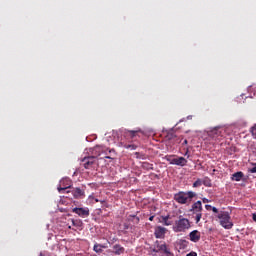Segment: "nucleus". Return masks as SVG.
Segmentation results:
<instances>
[{
    "label": "nucleus",
    "mask_w": 256,
    "mask_h": 256,
    "mask_svg": "<svg viewBox=\"0 0 256 256\" xmlns=\"http://www.w3.org/2000/svg\"><path fill=\"white\" fill-rule=\"evenodd\" d=\"M101 203H105V201H101Z\"/></svg>",
    "instance_id": "49530a36"
},
{
    "label": "nucleus",
    "mask_w": 256,
    "mask_h": 256,
    "mask_svg": "<svg viewBox=\"0 0 256 256\" xmlns=\"http://www.w3.org/2000/svg\"><path fill=\"white\" fill-rule=\"evenodd\" d=\"M188 141L187 140H184L183 141V145H187Z\"/></svg>",
    "instance_id": "a19ab883"
},
{
    "label": "nucleus",
    "mask_w": 256,
    "mask_h": 256,
    "mask_svg": "<svg viewBox=\"0 0 256 256\" xmlns=\"http://www.w3.org/2000/svg\"><path fill=\"white\" fill-rule=\"evenodd\" d=\"M201 185H203V181L201 179H197L194 183H193V187H201Z\"/></svg>",
    "instance_id": "412c9836"
},
{
    "label": "nucleus",
    "mask_w": 256,
    "mask_h": 256,
    "mask_svg": "<svg viewBox=\"0 0 256 256\" xmlns=\"http://www.w3.org/2000/svg\"><path fill=\"white\" fill-rule=\"evenodd\" d=\"M161 251H163L165 256H173V253H171L165 244L161 246Z\"/></svg>",
    "instance_id": "a211bd4d"
},
{
    "label": "nucleus",
    "mask_w": 256,
    "mask_h": 256,
    "mask_svg": "<svg viewBox=\"0 0 256 256\" xmlns=\"http://www.w3.org/2000/svg\"><path fill=\"white\" fill-rule=\"evenodd\" d=\"M72 195L74 199H83L85 198V190H81V188H74L72 190Z\"/></svg>",
    "instance_id": "1a4fd4ad"
},
{
    "label": "nucleus",
    "mask_w": 256,
    "mask_h": 256,
    "mask_svg": "<svg viewBox=\"0 0 256 256\" xmlns=\"http://www.w3.org/2000/svg\"><path fill=\"white\" fill-rule=\"evenodd\" d=\"M249 173H256V163H252V168L248 169Z\"/></svg>",
    "instance_id": "a878e982"
},
{
    "label": "nucleus",
    "mask_w": 256,
    "mask_h": 256,
    "mask_svg": "<svg viewBox=\"0 0 256 256\" xmlns=\"http://www.w3.org/2000/svg\"><path fill=\"white\" fill-rule=\"evenodd\" d=\"M153 219H155V216H150L149 217V221H153Z\"/></svg>",
    "instance_id": "58836bf2"
},
{
    "label": "nucleus",
    "mask_w": 256,
    "mask_h": 256,
    "mask_svg": "<svg viewBox=\"0 0 256 256\" xmlns=\"http://www.w3.org/2000/svg\"><path fill=\"white\" fill-rule=\"evenodd\" d=\"M112 249L114 250V255H123L125 253V247L120 244H115Z\"/></svg>",
    "instance_id": "f8f14e48"
},
{
    "label": "nucleus",
    "mask_w": 256,
    "mask_h": 256,
    "mask_svg": "<svg viewBox=\"0 0 256 256\" xmlns=\"http://www.w3.org/2000/svg\"><path fill=\"white\" fill-rule=\"evenodd\" d=\"M188 244L189 242L187 240H180V245H182V247H187Z\"/></svg>",
    "instance_id": "c756f323"
},
{
    "label": "nucleus",
    "mask_w": 256,
    "mask_h": 256,
    "mask_svg": "<svg viewBox=\"0 0 256 256\" xmlns=\"http://www.w3.org/2000/svg\"><path fill=\"white\" fill-rule=\"evenodd\" d=\"M105 159H113L111 156H106Z\"/></svg>",
    "instance_id": "79ce46f5"
},
{
    "label": "nucleus",
    "mask_w": 256,
    "mask_h": 256,
    "mask_svg": "<svg viewBox=\"0 0 256 256\" xmlns=\"http://www.w3.org/2000/svg\"><path fill=\"white\" fill-rule=\"evenodd\" d=\"M243 177H245V174H243V172H236L232 175L231 179L232 181H241V179H243Z\"/></svg>",
    "instance_id": "dca6fc26"
},
{
    "label": "nucleus",
    "mask_w": 256,
    "mask_h": 256,
    "mask_svg": "<svg viewBox=\"0 0 256 256\" xmlns=\"http://www.w3.org/2000/svg\"><path fill=\"white\" fill-rule=\"evenodd\" d=\"M186 256H197V252H190Z\"/></svg>",
    "instance_id": "72a5a7b5"
},
{
    "label": "nucleus",
    "mask_w": 256,
    "mask_h": 256,
    "mask_svg": "<svg viewBox=\"0 0 256 256\" xmlns=\"http://www.w3.org/2000/svg\"><path fill=\"white\" fill-rule=\"evenodd\" d=\"M156 247L153 249V253H159L161 251V246H159V241H156Z\"/></svg>",
    "instance_id": "5701e85b"
},
{
    "label": "nucleus",
    "mask_w": 256,
    "mask_h": 256,
    "mask_svg": "<svg viewBox=\"0 0 256 256\" xmlns=\"http://www.w3.org/2000/svg\"><path fill=\"white\" fill-rule=\"evenodd\" d=\"M173 165H178L179 167H185V165H187V159H185L184 157H178V158H174V160H172Z\"/></svg>",
    "instance_id": "9d476101"
},
{
    "label": "nucleus",
    "mask_w": 256,
    "mask_h": 256,
    "mask_svg": "<svg viewBox=\"0 0 256 256\" xmlns=\"http://www.w3.org/2000/svg\"><path fill=\"white\" fill-rule=\"evenodd\" d=\"M124 147L125 149H131V151H135L137 149V146L131 144L125 145Z\"/></svg>",
    "instance_id": "b1692460"
},
{
    "label": "nucleus",
    "mask_w": 256,
    "mask_h": 256,
    "mask_svg": "<svg viewBox=\"0 0 256 256\" xmlns=\"http://www.w3.org/2000/svg\"><path fill=\"white\" fill-rule=\"evenodd\" d=\"M103 249H107V245L95 243L93 246V251L95 253H103Z\"/></svg>",
    "instance_id": "ddd939ff"
},
{
    "label": "nucleus",
    "mask_w": 256,
    "mask_h": 256,
    "mask_svg": "<svg viewBox=\"0 0 256 256\" xmlns=\"http://www.w3.org/2000/svg\"><path fill=\"white\" fill-rule=\"evenodd\" d=\"M125 229H129V226L125 225Z\"/></svg>",
    "instance_id": "c03bdc74"
},
{
    "label": "nucleus",
    "mask_w": 256,
    "mask_h": 256,
    "mask_svg": "<svg viewBox=\"0 0 256 256\" xmlns=\"http://www.w3.org/2000/svg\"><path fill=\"white\" fill-rule=\"evenodd\" d=\"M196 214V223H199V221H201V217H203V214L200 212V213H195Z\"/></svg>",
    "instance_id": "bb28decb"
},
{
    "label": "nucleus",
    "mask_w": 256,
    "mask_h": 256,
    "mask_svg": "<svg viewBox=\"0 0 256 256\" xmlns=\"http://www.w3.org/2000/svg\"><path fill=\"white\" fill-rule=\"evenodd\" d=\"M72 213H75L79 217H89V208H73Z\"/></svg>",
    "instance_id": "423d86ee"
},
{
    "label": "nucleus",
    "mask_w": 256,
    "mask_h": 256,
    "mask_svg": "<svg viewBox=\"0 0 256 256\" xmlns=\"http://www.w3.org/2000/svg\"><path fill=\"white\" fill-rule=\"evenodd\" d=\"M203 185H205V187H211V181H204Z\"/></svg>",
    "instance_id": "2f4dec72"
},
{
    "label": "nucleus",
    "mask_w": 256,
    "mask_h": 256,
    "mask_svg": "<svg viewBox=\"0 0 256 256\" xmlns=\"http://www.w3.org/2000/svg\"><path fill=\"white\" fill-rule=\"evenodd\" d=\"M128 221H131L134 225H139L140 219L136 215H130L128 216Z\"/></svg>",
    "instance_id": "f3484780"
},
{
    "label": "nucleus",
    "mask_w": 256,
    "mask_h": 256,
    "mask_svg": "<svg viewBox=\"0 0 256 256\" xmlns=\"http://www.w3.org/2000/svg\"><path fill=\"white\" fill-rule=\"evenodd\" d=\"M205 209H206L207 211H212L213 206H211V205H209V204H206V205H205Z\"/></svg>",
    "instance_id": "7c9ffc66"
},
{
    "label": "nucleus",
    "mask_w": 256,
    "mask_h": 256,
    "mask_svg": "<svg viewBox=\"0 0 256 256\" xmlns=\"http://www.w3.org/2000/svg\"><path fill=\"white\" fill-rule=\"evenodd\" d=\"M166 232H167L166 228H161V235H165Z\"/></svg>",
    "instance_id": "f704fd0d"
},
{
    "label": "nucleus",
    "mask_w": 256,
    "mask_h": 256,
    "mask_svg": "<svg viewBox=\"0 0 256 256\" xmlns=\"http://www.w3.org/2000/svg\"><path fill=\"white\" fill-rule=\"evenodd\" d=\"M212 211L213 213H217V215H219V209H217L216 207H212Z\"/></svg>",
    "instance_id": "473e14b6"
},
{
    "label": "nucleus",
    "mask_w": 256,
    "mask_h": 256,
    "mask_svg": "<svg viewBox=\"0 0 256 256\" xmlns=\"http://www.w3.org/2000/svg\"><path fill=\"white\" fill-rule=\"evenodd\" d=\"M141 131L140 130H130V131H128V133H129V135H130V137H136L137 136V133H140Z\"/></svg>",
    "instance_id": "aec40b11"
},
{
    "label": "nucleus",
    "mask_w": 256,
    "mask_h": 256,
    "mask_svg": "<svg viewBox=\"0 0 256 256\" xmlns=\"http://www.w3.org/2000/svg\"><path fill=\"white\" fill-rule=\"evenodd\" d=\"M70 185L69 186H65V187H58V191L59 193H63V191H65L66 189H69Z\"/></svg>",
    "instance_id": "c85d7f7f"
},
{
    "label": "nucleus",
    "mask_w": 256,
    "mask_h": 256,
    "mask_svg": "<svg viewBox=\"0 0 256 256\" xmlns=\"http://www.w3.org/2000/svg\"><path fill=\"white\" fill-rule=\"evenodd\" d=\"M161 223L169 227V225H173V218L171 216L162 217Z\"/></svg>",
    "instance_id": "2eb2a0df"
},
{
    "label": "nucleus",
    "mask_w": 256,
    "mask_h": 256,
    "mask_svg": "<svg viewBox=\"0 0 256 256\" xmlns=\"http://www.w3.org/2000/svg\"><path fill=\"white\" fill-rule=\"evenodd\" d=\"M188 153H189V150L186 151L185 155H188Z\"/></svg>",
    "instance_id": "a18cd8bd"
},
{
    "label": "nucleus",
    "mask_w": 256,
    "mask_h": 256,
    "mask_svg": "<svg viewBox=\"0 0 256 256\" xmlns=\"http://www.w3.org/2000/svg\"><path fill=\"white\" fill-rule=\"evenodd\" d=\"M163 135L165 136V141H173L175 139V133L173 131L165 132L162 131Z\"/></svg>",
    "instance_id": "4468645a"
},
{
    "label": "nucleus",
    "mask_w": 256,
    "mask_h": 256,
    "mask_svg": "<svg viewBox=\"0 0 256 256\" xmlns=\"http://www.w3.org/2000/svg\"><path fill=\"white\" fill-rule=\"evenodd\" d=\"M252 219L253 221H256V213L253 214Z\"/></svg>",
    "instance_id": "4c0bfd02"
},
{
    "label": "nucleus",
    "mask_w": 256,
    "mask_h": 256,
    "mask_svg": "<svg viewBox=\"0 0 256 256\" xmlns=\"http://www.w3.org/2000/svg\"><path fill=\"white\" fill-rule=\"evenodd\" d=\"M189 238L192 243H199V241H201V232L198 230H193L189 233Z\"/></svg>",
    "instance_id": "6e6552de"
},
{
    "label": "nucleus",
    "mask_w": 256,
    "mask_h": 256,
    "mask_svg": "<svg viewBox=\"0 0 256 256\" xmlns=\"http://www.w3.org/2000/svg\"><path fill=\"white\" fill-rule=\"evenodd\" d=\"M96 203H99V199H95Z\"/></svg>",
    "instance_id": "37998d69"
},
{
    "label": "nucleus",
    "mask_w": 256,
    "mask_h": 256,
    "mask_svg": "<svg viewBox=\"0 0 256 256\" xmlns=\"http://www.w3.org/2000/svg\"><path fill=\"white\" fill-rule=\"evenodd\" d=\"M193 197H197V193L193 191L178 192L177 194L174 195V199L176 200V203H180V205L191 203V201H193Z\"/></svg>",
    "instance_id": "f257e3e1"
},
{
    "label": "nucleus",
    "mask_w": 256,
    "mask_h": 256,
    "mask_svg": "<svg viewBox=\"0 0 256 256\" xmlns=\"http://www.w3.org/2000/svg\"><path fill=\"white\" fill-rule=\"evenodd\" d=\"M250 132L252 133L253 137L256 139V124L252 126Z\"/></svg>",
    "instance_id": "cd10ccee"
},
{
    "label": "nucleus",
    "mask_w": 256,
    "mask_h": 256,
    "mask_svg": "<svg viewBox=\"0 0 256 256\" xmlns=\"http://www.w3.org/2000/svg\"><path fill=\"white\" fill-rule=\"evenodd\" d=\"M102 153H107V150H106L105 146L96 145V146L93 148V150H92V154L94 155L93 157H95L96 159H97Z\"/></svg>",
    "instance_id": "0eeeda50"
},
{
    "label": "nucleus",
    "mask_w": 256,
    "mask_h": 256,
    "mask_svg": "<svg viewBox=\"0 0 256 256\" xmlns=\"http://www.w3.org/2000/svg\"><path fill=\"white\" fill-rule=\"evenodd\" d=\"M109 153H115V149L109 150Z\"/></svg>",
    "instance_id": "ea45409f"
},
{
    "label": "nucleus",
    "mask_w": 256,
    "mask_h": 256,
    "mask_svg": "<svg viewBox=\"0 0 256 256\" xmlns=\"http://www.w3.org/2000/svg\"><path fill=\"white\" fill-rule=\"evenodd\" d=\"M221 227L224 229H233V222L231 221V215L227 211H220L217 216Z\"/></svg>",
    "instance_id": "f03ea898"
},
{
    "label": "nucleus",
    "mask_w": 256,
    "mask_h": 256,
    "mask_svg": "<svg viewBox=\"0 0 256 256\" xmlns=\"http://www.w3.org/2000/svg\"><path fill=\"white\" fill-rule=\"evenodd\" d=\"M163 159H166V161H169V163L171 165H173V160H175V157H173V156H165V158H163Z\"/></svg>",
    "instance_id": "393cba45"
},
{
    "label": "nucleus",
    "mask_w": 256,
    "mask_h": 256,
    "mask_svg": "<svg viewBox=\"0 0 256 256\" xmlns=\"http://www.w3.org/2000/svg\"><path fill=\"white\" fill-rule=\"evenodd\" d=\"M173 229L175 233H183L187 231V229H191V222L187 218H180L178 221H176Z\"/></svg>",
    "instance_id": "7ed1b4c3"
},
{
    "label": "nucleus",
    "mask_w": 256,
    "mask_h": 256,
    "mask_svg": "<svg viewBox=\"0 0 256 256\" xmlns=\"http://www.w3.org/2000/svg\"><path fill=\"white\" fill-rule=\"evenodd\" d=\"M207 133H208V137H210L211 139H214V141H221V139H223V137L225 136V129L221 127H214L211 130H209Z\"/></svg>",
    "instance_id": "20e7f679"
},
{
    "label": "nucleus",
    "mask_w": 256,
    "mask_h": 256,
    "mask_svg": "<svg viewBox=\"0 0 256 256\" xmlns=\"http://www.w3.org/2000/svg\"><path fill=\"white\" fill-rule=\"evenodd\" d=\"M191 211H193V213H201V211H203V204L201 203V201H197L196 203H194L192 205Z\"/></svg>",
    "instance_id": "9b49d317"
},
{
    "label": "nucleus",
    "mask_w": 256,
    "mask_h": 256,
    "mask_svg": "<svg viewBox=\"0 0 256 256\" xmlns=\"http://www.w3.org/2000/svg\"><path fill=\"white\" fill-rule=\"evenodd\" d=\"M81 165L84 169H94L97 165V158L95 156H86L81 159Z\"/></svg>",
    "instance_id": "39448f33"
},
{
    "label": "nucleus",
    "mask_w": 256,
    "mask_h": 256,
    "mask_svg": "<svg viewBox=\"0 0 256 256\" xmlns=\"http://www.w3.org/2000/svg\"><path fill=\"white\" fill-rule=\"evenodd\" d=\"M71 221H72V225H73L74 227H81V221H80V220H74V219H72Z\"/></svg>",
    "instance_id": "4be33fe9"
},
{
    "label": "nucleus",
    "mask_w": 256,
    "mask_h": 256,
    "mask_svg": "<svg viewBox=\"0 0 256 256\" xmlns=\"http://www.w3.org/2000/svg\"><path fill=\"white\" fill-rule=\"evenodd\" d=\"M65 181H66V183H69V180H62L60 183H61V185H63V183H65Z\"/></svg>",
    "instance_id": "c9c22d12"
},
{
    "label": "nucleus",
    "mask_w": 256,
    "mask_h": 256,
    "mask_svg": "<svg viewBox=\"0 0 256 256\" xmlns=\"http://www.w3.org/2000/svg\"><path fill=\"white\" fill-rule=\"evenodd\" d=\"M154 235L156 239H161V226L156 227Z\"/></svg>",
    "instance_id": "6ab92c4d"
},
{
    "label": "nucleus",
    "mask_w": 256,
    "mask_h": 256,
    "mask_svg": "<svg viewBox=\"0 0 256 256\" xmlns=\"http://www.w3.org/2000/svg\"><path fill=\"white\" fill-rule=\"evenodd\" d=\"M203 203H209V200L207 198H204Z\"/></svg>",
    "instance_id": "e433bc0d"
}]
</instances>
